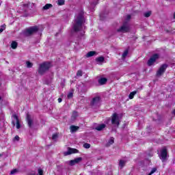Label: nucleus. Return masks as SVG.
Here are the masks:
<instances>
[{
    "label": "nucleus",
    "mask_w": 175,
    "mask_h": 175,
    "mask_svg": "<svg viewBox=\"0 0 175 175\" xmlns=\"http://www.w3.org/2000/svg\"><path fill=\"white\" fill-rule=\"evenodd\" d=\"M85 24V18L84 17V12L79 11L75 17V20L72 22V28L75 32H79L81 31L83 25Z\"/></svg>",
    "instance_id": "1"
},
{
    "label": "nucleus",
    "mask_w": 175,
    "mask_h": 175,
    "mask_svg": "<svg viewBox=\"0 0 175 175\" xmlns=\"http://www.w3.org/2000/svg\"><path fill=\"white\" fill-rule=\"evenodd\" d=\"M38 32H39V26L35 25L26 28L23 31L22 33L23 36L28 38L32 36V35H35V33H38Z\"/></svg>",
    "instance_id": "2"
},
{
    "label": "nucleus",
    "mask_w": 175,
    "mask_h": 175,
    "mask_svg": "<svg viewBox=\"0 0 175 175\" xmlns=\"http://www.w3.org/2000/svg\"><path fill=\"white\" fill-rule=\"evenodd\" d=\"M51 68V63L49 62H44V63L40 64V67L38 68L39 75H44L45 72L49 70Z\"/></svg>",
    "instance_id": "3"
},
{
    "label": "nucleus",
    "mask_w": 175,
    "mask_h": 175,
    "mask_svg": "<svg viewBox=\"0 0 175 175\" xmlns=\"http://www.w3.org/2000/svg\"><path fill=\"white\" fill-rule=\"evenodd\" d=\"M29 6V4H23V5L21 7L22 8L18 10V13L23 14V17H27L28 16Z\"/></svg>",
    "instance_id": "4"
},
{
    "label": "nucleus",
    "mask_w": 175,
    "mask_h": 175,
    "mask_svg": "<svg viewBox=\"0 0 175 175\" xmlns=\"http://www.w3.org/2000/svg\"><path fill=\"white\" fill-rule=\"evenodd\" d=\"M131 28L129 27V24L127 22H124L123 25L120 27V28L118 29V32H122L125 33L126 32H129Z\"/></svg>",
    "instance_id": "5"
},
{
    "label": "nucleus",
    "mask_w": 175,
    "mask_h": 175,
    "mask_svg": "<svg viewBox=\"0 0 175 175\" xmlns=\"http://www.w3.org/2000/svg\"><path fill=\"white\" fill-rule=\"evenodd\" d=\"M167 66H169L166 64H162L160 66V68H159V70L157 72V77H161V76H162V75H163V73L165 72H166V69H167Z\"/></svg>",
    "instance_id": "6"
},
{
    "label": "nucleus",
    "mask_w": 175,
    "mask_h": 175,
    "mask_svg": "<svg viewBox=\"0 0 175 175\" xmlns=\"http://www.w3.org/2000/svg\"><path fill=\"white\" fill-rule=\"evenodd\" d=\"M12 124L13 125V126H16V129H20V128H21V124H20V120H18V116H17V115L14 114L12 115Z\"/></svg>",
    "instance_id": "7"
},
{
    "label": "nucleus",
    "mask_w": 175,
    "mask_h": 175,
    "mask_svg": "<svg viewBox=\"0 0 175 175\" xmlns=\"http://www.w3.org/2000/svg\"><path fill=\"white\" fill-rule=\"evenodd\" d=\"M77 90L78 93L79 94V95H81V96L86 94L88 91L87 86H85V85L83 83L78 85Z\"/></svg>",
    "instance_id": "8"
},
{
    "label": "nucleus",
    "mask_w": 175,
    "mask_h": 175,
    "mask_svg": "<svg viewBox=\"0 0 175 175\" xmlns=\"http://www.w3.org/2000/svg\"><path fill=\"white\" fill-rule=\"evenodd\" d=\"M100 104V97L96 96L92 98V101L90 102V106L92 107H98Z\"/></svg>",
    "instance_id": "9"
},
{
    "label": "nucleus",
    "mask_w": 175,
    "mask_h": 175,
    "mask_svg": "<svg viewBox=\"0 0 175 175\" xmlns=\"http://www.w3.org/2000/svg\"><path fill=\"white\" fill-rule=\"evenodd\" d=\"M111 124L112 125H116V126H120V118L116 113H113L111 117Z\"/></svg>",
    "instance_id": "10"
},
{
    "label": "nucleus",
    "mask_w": 175,
    "mask_h": 175,
    "mask_svg": "<svg viewBox=\"0 0 175 175\" xmlns=\"http://www.w3.org/2000/svg\"><path fill=\"white\" fill-rule=\"evenodd\" d=\"M159 158L161 159L162 162H165V161H167V149L165 148H163L161 151V154H159Z\"/></svg>",
    "instance_id": "11"
},
{
    "label": "nucleus",
    "mask_w": 175,
    "mask_h": 175,
    "mask_svg": "<svg viewBox=\"0 0 175 175\" xmlns=\"http://www.w3.org/2000/svg\"><path fill=\"white\" fill-rule=\"evenodd\" d=\"M159 58V55L154 54L148 60V66H152L154 64L155 61Z\"/></svg>",
    "instance_id": "12"
},
{
    "label": "nucleus",
    "mask_w": 175,
    "mask_h": 175,
    "mask_svg": "<svg viewBox=\"0 0 175 175\" xmlns=\"http://www.w3.org/2000/svg\"><path fill=\"white\" fill-rule=\"evenodd\" d=\"M26 121L29 128L31 129V128L33 126V119H32V116H31L29 114H27L26 117Z\"/></svg>",
    "instance_id": "13"
},
{
    "label": "nucleus",
    "mask_w": 175,
    "mask_h": 175,
    "mask_svg": "<svg viewBox=\"0 0 175 175\" xmlns=\"http://www.w3.org/2000/svg\"><path fill=\"white\" fill-rule=\"evenodd\" d=\"M83 161V157H78L75 159L74 160H70L69 162V165L70 166H75L76 163H80Z\"/></svg>",
    "instance_id": "14"
},
{
    "label": "nucleus",
    "mask_w": 175,
    "mask_h": 175,
    "mask_svg": "<svg viewBox=\"0 0 175 175\" xmlns=\"http://www.w3.org/2000/svg\"><path fill=\"white\" fill-rule=\"evenodd\" d=\"M79 152V150L77 149L68 148V150L67 152H64V155L66 157V155H70L71 154H77Z\"/></svg>",
    "instance_id": "15"
},
{
    "label": "nucleus",
    "mask_w": 175,
    "mask_h": 175,
    "mask_svg": "<svg viewBox=\"0 0 175 175\" xmlns=\"http://www.w3.org/2000/svg\"><path fill=\"white\" fill-rule=\"evenodd\" d=\"M79 129H80V127L77 126H75V125H71L70 126V133H75L77 131H79Z\"/></svg>",
    "instance_id": "16"
},
{
    "label": "nucleus",
    "mask_w": 175,
    "mask_h": 175,
    "mask_svg": "<svg viewBox=\"0 0 175 175\" xmlns=\"http://www.w3.org/2000/svg\"><path fill=\"white\" fill-rule=\"evenodd\" d=\"M106 128V124H101L96 127V131H103Z\"/></svg>",
    "instance_id": "17"
},
{
    "label": "nucleus",
    "mask_w": 175,
    "mask_h": 175,
    "mask_svg": "<svg viewBox=\"0 0 175 175\" xmlns=\"http://www.w3.org/2000/svg\"><path fill=\"white\" fill-rule=\"evenodd\" d=\"M98 83L100 85H105L106 83H107V79L106 78H100L98 79Z\"/></svg>",
    "instance_id": "18"
},
{
    "label": "nucleus",
    "mask_w": 175,
    "mask_h": 175,
    "mask_svg": "<svg viewBox=\"0 0 175 175\" xmlns=\"http://www.w3.org/2000/svg\"><path fill=\"white\" fill-rule=\"evenodd\" d=\"M95 54H96V52L92 51L88 52V53L86 54L85 57H86L87 58H90V57H94V55H95Z\"/></svg>",
    "instance_id": "19"
},
{
    "label": "nucleus",
    "mask_w": 175,
    "mask_h": 175,
    "mask_svg": "<svg viewBox=\"0 0 175 175\" xmlns=\"http://www.w3.org/2000/svg\"><path fill=\"white\" fill-rule=\"evenodd\" d=\"M17 46H18V43H17V42L16 41H12V42L11 43L12 49L16 50V49H17Z\"/></svg>",
    "instance_id": "20"
},
{
    "label": "nucleus",
    "mask_w": 175,
    "mask_h": 175,
    "mask_svg": "<svg viewBox=\"0 0 175 175\" xmlns=\"http://www.w3.org/2000/svg\"><path fill=\"white\" fill-rule=\"evenodd\" d=\"M126 163V161L125 160H120L119 161V166L120 169H122L124 166H125V164Z\"/></svg>",
    "instance_id": "21"
},
{
    "label": "nucleus",
    "mask_w": 175,
    "mask_h": 175,
    "mask_svg": "<svg viewBox=\"0 0 175 175\" xmlns=\"http://www.w3.org/2000/svg\"><path fill=\"white\" fill-rule=\"evenodd\" d=\"M53 7V5L52 4H50V3H47L46 4L43 8V10H49V9H50L51 8Z\"/></svg>",
    "instance_id": "22"
},
{
    "label": "nucleus",
    "mask_w": 175,
    "mask_h": 175,
    "mask_svg": "<svg viewBox=\"0 0 175 175\" xmlns=\"http://www.w3.org/2000/svg\"><path fill=\"white\" fill-rule=\"evenodd\" d=\"M136 94H137V91L136 90L131 92L129 96V99H133V97L136 95Z\"/></svg>",
    "instance_id": "23"
},
{
    "label": "nucleus",
    "mask_w": 175,
    "mask_h": 175,
    "mask_svg": "<svg viewBox=\"0 0 175 175\" xmlns=\"http://www.w3.org/2000/svg\"><path fill=\"white\" fill-rule=\"evenodd\" d=\"M96 5H98V0H95L94 2L91 3H90V10H92V9H94V8H95V6H96Z\"/></svg>",
    "instance_id": "24"
},
{
    "label": "nucleus",
    "mask_w": 175,
    "mask_h": 175,
    "mask_svg": "<svg viewBox=\"0 0 175 175\" xmlns=\"http://www.w3.org/2000/svg\"><path fill=\"white\" fill-rule=\"evenodd\" d=\"M129 53V49H126L124 53L122 55V58H126V56L128 55V54Z\"/></svg>",
    "instance_id": "25"
},
{
    "label": "nucleus",
    "mask_w": 175,
    "mask_h": 175,
    "mask_svg": "<svg viewBox=\"0 0 175 175\" xmlns=\"http://www.w3.org/2000/svg\"><path fill=\"white\" fill-rule=\"evenodd\" d=\"M96 62H105V57L103 56L98 57L96 59Z\"/></svg>",
    "instance_id": "26"
},
{
    "label": "nucleus",
    "mask_w": 175,
    "mask_h": 175,
    "mask_svg": "<svg viewBox=\"0 0 175 175\" xmlns=\"http://www.w3.org/2000/svg\"><path fill=\"white\" fill-rule=\"evenodd\" d=\"M76 118H77V112L74 111L71 116V120H72V121H75V120H76Z\"/></svg>",
    "instance_id": "27"
},
{
    "label": "nucleus",
    "mask_w": 175,
    "mask_h": 175,
    "mask_svg": "<svg viewBox=\"0 0 175 175\" xmlns=\"http://www.w3.org/2000/svg\"><path fill=\"white\" fill-rule=\"evenodd\" d=\"M27 68H32L33 66V64L31 63L29 61L26 62Z\"/></svg>",
    "instance_id": "28"
},
{
    "label": "nucleus",
    "mask_w": 175,
    "mask_h": 175,
    "mask_svg": "<svg viewBox=\"0 0 175 175\" xmlns=\"http://www.w3.org/2000/svg\"><path fill=\"white\" fill-rule=\"evenodd\" d=\"M151 11L146 12L144 14V17H150L151 16Z\"/></svg>",
    "instance_id": "29"
},
{
    "label": "nucleus",
    "mask_w": 175,
    "mask_h": 175,
    "mask_svg": "<svg viewBox=\"0 0 175 175\" xmlns=\"http://www.w3.org/2000/svg\"><path fill=\"white\" fill-rule=\"evenodd\" d=\"M167 33H175V31L171 28L170 29L165 30Z\"/></svg>",
    "instance_id": "30"
},
{
    "label": "nucleus",
    "mask_w": 175,
    "mask_h": 175,
    "mask_svg": "<svg viewBox=\"0 0 175 175\" xmlns=\"http://www.w3.org/2000/svg\"><path fill=\"white\" fill-rule=\"evenodd\" d=\"M65 4V0H58V5L59 6H62V5Z\"/></svg>",
    "instance_id": "31"
},
{
    "label": "nucleus",
    "mask_w": 175,
    "mask_h": 175,
    "mask_svg": "<svg viewBox=\"0 0 175 175\" xmlns=\"http://www.w3.org/2000/svg\"><path fill=\"white\" fill-rule=\"evenodd\" d=\"M83 147H84V148H91V144H90L88 143H85L83 144Z\"/></svg>",
    "instance_id": "32"
},
{
    "label": "nucleus",
    "mask_w": 175,
    "mask_h": 175,
    "mask_svg": "<svg viewBox=\"0 0 175 175\" xmlns=\"http://www.w3.org/2000/svg\"><path fill=\"white\" fill-rule=\"evenodd\" d=\"M108 143L110 145L113 144L114 143V137H111Z\"/></svg>",
    "instance_id": "33"
},
{
    "label": "nucleus",
    "mask_w": 175,
    "mask_h": 175,
    "mask_svg": "<svg viewBox=\"0 0 175 175\" xmlns=\"http://www.w3.org/2000/svg\"><path fill=\"white\" fill-rule=\"evenodd\" d=\"M18 172V170H17V169H14L10 172V174H16Z\"/></svg>",
    "instance_id": "34"
},
{
    "label": "nucleus",
    "mask_w": 175,
    "mask_h": 175,
    "mask_svg": "<svg viewBox=\"0 0 175 175\" xmlns=\"http://www.w3.org/2000/svg\"><path fill=\"white\" fill-rule=\"evenodd\" d=\"M57 137H58V134L55 133L52 135V140H55V139H57Z\"/></svg>",
    "instance_id": "35"
},
{
    "label": "nucleus",
    "mask_w": 175,
    "mask_h": 175,
    "mask_svg": "<svg viewBox=\"0 0 175 175\" xmlns=\"http://www.w3.org/2000/svg\"><path fill=\"white\" fill-rule=\"evenodd\" d=\"M77 76H83V71L81 70H78L77 72Z\"/></svg>",
    "instance_id": "36"
},
{
    "label": "nucleus",
    "mask_w": 175,
    "mask_h": 175,
    "mask_svg": "<svg viewBox=\"0 0 175 175\" xmlns=\"http://www.w3.org/2000/svg\"><path fill=\"white\" fill-rule=\"evenodd\" d=\"M67 98H68V99H70L71 98H73V93L70 92V93L68 94Z\"/></svg>",
    "instance_id": "37"
},
{
    "label": "nucleus",
    "mask_w": 175,
    "mask_h": 175,
    "mask_svg": "<svg viewBox=\"0 0 175 175\" xmlns=\"http://www.w3.org/2000/svg\"><path fill=\"white\" fill-rule=\"evenodd\" d=\"M155 172H157V167L152 168V170L150 171V174H154Z\"/></svg>",
    "instance_id": "38"
},
{
    "label": "nucleus",
    "mask_w": 175,
    "mask_h": 175,
    "mask_svg": "<svg viewBox=\"0 0 175 175\" xmlns=\"http://www.w3.org/2000/svg\"><path fill=\"white\" fill-rule=\"evenodd\" d=\"M18 140H20V137H18V135L15 136L14 138V142H18Z\"/></svg>",
    "instance_id": "39"
},
{
    "label": "nucleus",
    "mask_w": 175,
    "mask_h": 175,
    "mask_svg": "<svg viewBox=\"0 0 175 175\" xmlns=\"http://www.w3.org/2000/svg\"><path fill=\"white\" fill-rule=\"evenodd\" d=\"M38 174L39 175H43V170L39 168L38 169Z\"/></svg>",
    "instance_id": "40"
},
{
    "label": "nucleus",
    "mask_w": 175,
    "mask_h": 175,
    "mask_svg": "<svg viewBox=\"0 0 175 175\" xmlns=\"http://www.w3.org/2000/svg\"><path fill=\"white\" fill-rule=\"evenodd\" d=\"M131 15H127V16H126V20L127 21H129V20H131Z\"/></svg>",
    "instance_id": "41"
},
{
    "label": "nucleus",
    "mask_w": 175,
    "mask_h": 175,
    "mask_svg": "<svg viewBox=\"0 0 175 175\" xmlns=\"http://www.w3.org/2000/svg\"><path fill=\"white\" fill-rule=\"evenodd\" d=\"M57 100H58L59 103H61V102H62V98H59L57 99Z\"/></svg>",
    "instance_id": "42"
},
{
    "label": "nucleus",
    "mask_w": 175,
    "mask_h": 175,
    "mask_svg": "<svg viewBox=\"0 0 175 175\" xmlns=\"http://www.w3.org/2000/svg\"><path fill=\"white\" fill-rule=\"evenodd\" d=\"M3 29H5V27H3V29H0V33H1V32H3Z\"/></svg>",
    "instance_id": "43"
},
{
    "label": "nucleus",
    "mask_w": 175,
    "mask_h": 175,
    "mask_svg": "<svg viewBox=\"0 0 175 175\" xmlns=\"http://www.w3.org/2000/svg\"><path fill=\"white\" fill-rule=\"evenodd\" d=\"M100 20H103V18H102V14L100 15Z\"/></svg>",
    "instance_id": "44"
},
{
    "label": "nucleus",
    "mask_w": 175,
    "mask_h": 175,
    "mask_svg": "<svg viewBox=\"0 0 175 175\" xmlns=\"http://www.w3.org/2000/svg\"><path fill=\"white\" fill-rule=\"evenodd\" d=\"M173 114H174V116H175V109L173 111Z\"/></svg>",
    "instance_id": "45"
},
{
    "label": "nucleus",
    "mask_w": 175,
    "mask_h": 175,
    "mask_svg": "<svg viewBox=\"0 0 175 175\" xmlns=\"http://www.w3.org/2000/svg\"><path fill=\"white\" fill-rule=\"evenodd\" d=\"M84 35V32L81 33V36H83Z\"/></svg>",
    "instance_id": "46"
},
{
    "label": "nucleus",
    "mask_w": 175,
    "mask_h": 175,
    "mask_svg": "<svg viewBox=\"0 0 175 175\" xmlns=\"http://www.w3.org/2000/svg\"><path fill=\"white\" fill-rule=\"evenodd\" d=\"M174 18H175V12L174 13Z\"/></svg>",
    "instance_id": "47"
},
{
    "label": "nucleus",
    "mask_w": 175,
    "mask_h": 175,
    "mask_svg": "<svg viewBox=\"0 0 175 175\" xmlns=\"http://www.w3.org/2000/svg\"><path fill=\"white\" fill-rule=\"evenodd\" d=\"M152 174H151V172H150L148 175H152Z\"/></svg>",
    "instance_id": "48"
},
{
    "label": "nucleus",
    "mask_w": 175,
    "mask_h": 175,
    "mask_svg": "<svg viewBox=\"0 0 175 175\" xmlns=\"http://www.w3.org/2000/svg\"><path fill=\"white\" fill-rule=\"evenodd\" d=\"M0 100H2V97L0 96Z\"/></svg>",
    "instance_id": "49"
},
{
    "label": "nucleus",
    "mask_w": 175,
    "mask_h": 175,
    "mask_svg": "<svg viewBox=\"0 0 175 175\" xmlns=\"http://www.w3.org/2000/svg\"><path fill=\"white\" fill-rule=\"evenodd\" d=\"M0 157H1V154H0Z\"/></svg>",
    "instance_id": "50"
}]
</instances>
